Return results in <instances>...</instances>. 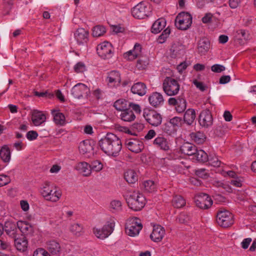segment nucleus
Returning a JSON list of instances; mask_svg holds the SVG:
<instances>
[{
	"instance_id": "nucleus-1",
	"label": "nucleus",
	"mask_w": 256,
	"mask_h": 256,
	"mask_svg": "<svg viewBox=\"0 0 256 256\" xmlns=\"http://www.w3.org/2000/svg\"><path fill=\"white\" fill-rule=\"evenodd\" d=\"M101 150L108 156H116L122 148V142L116 135L108 133L98 142Z\"/></svg>"
},
{
	"instance_id": "nucleus-2",
	"label": "nucleus",
	"mask_w": 256,
	"mask_h": 256,
	"mask_svg": "<svg viewBox=\"0 0 256 256\" xmlns=\"http://www.w3.org/2000/svg\"><path fill=\"white\" fill-rule=\"evenodd\" d=\"M126 200L128 207L134 211L141 210L146 204V198L144 196L135 192L127 196Z\"/></svg>"
},
{
	"instance_id": "nucleus-3",
	"label": "nucleus",
	"mask_w": 256,
	"mask_h": 256,
	"mask_svg": "<svg viewBox=\"0 0 256 256\" xmlns=\"http://www.w3.org/2000/svg\"><path fill=\"white\" fill-rule=\"evenodd\" d=\"M162 88L168 96H172L178 94L180 86L176 80L171 77H166L163 82Z\"/></svg>"
},
{
	"instance_id": "nucleus-4",
	"label": "nucleus",
	"mask_w": 256,
	"mask_h": 256,
	"mask_svg": "<svg viewBox=\"0 0 256 256\" xmlns=\"http://www.w3.org/2000/svg\"><path fill=\"white\" fill-rule=\"evenodd\" d=\"M142 226L140 220L136 217L128 219L125 226L126 234L130 236H137L142 230Z\"/></svg>"
},
{
	"instance_id": "nucleus-5",
	"label": "nucleus",
	"mask_w": 256,
	"mask_h": 256,
	"mask_svg": "<svg viewBox=\"0 0 256 256\" xmlns=\"http://www.w3.org/2000/svg\"><path fill=\"white\" fill-rule=\"evenodd\" d=\"M192 24V16L188 12H182L178 14L175 19L176 27L180 30H186Z\"/></svg>"
},
{
	"instance_id": "nucleus-6",
	"label": "nucleus",
	"mask_w": 256,
	"mask_h": 256,
	"mask_svg": "<svg viewBox=\"0 0 256 256\" xmlns=\"http://www.w3.org/2000/svg\"><path fill=\"white\" fill-rule=\"evenodd\" d=\"M150 12V6L143 2L138 4L132 10V16L138 19H144L148 17Z\"/></svg>"
},
{
	"instance_id": "nucleus-7",
	"label": "nucleus",
	"mask_w": 256,
	"mask_h": 256,
	"mask_svg": "<svg viewBox=\"0 0 256 256\" xmlns=\"http://www.w3.org/2000/svg\"><path fill=\"white\" fill-rule=\"evenodd\" d=\"M216 220L219 226L225 228L230 226L234 222L232 214L226 210H219Z\"/></svg>"
},
{
	"instance_id": "nucleus-8",
	"label": "nucleus",
	"mask_w": 256,
	"mask_h": 256,
	"mask_svg": "<svg viewBox=\"0 0 256 256\" xmlns=\"http://www.w3.org/2000/svg\"><path fill=\"white\" fill-rule=\"evenodd\" d=\"M194 202L198 207L203 210L209 208L213 203L211 198L204 193H200L196 195L194 197Z\"/></svg>"
},
{
	"instance_id": "nucleus-9",
	"label": "nucleus",
	"mask_w": 256,
	"mask_h": 256,
	"mask_svg": "<svg viewBox=\"0 0 256 256\" xmlns=\"http://www.w3.org/2000/svg\"><path fill=\"white\" fill-rule=\"evenodd\" d=\"M144 116L146 122L153 126H158L162 120L161 115L154 110H144Z\"/></svg>"
},
{
	"instance_id": "nucleus-10",
	"label": "nucleus",
	"mask_w": 256,
	"mask_h": 256,
	"mask_svg": "<svg viewBox=\"0 0 256 256\" xmlns=\"http://www.w3.org/2000/svg\"><path fill=\"white\" fill-rule=\"evenodd\" d=\"M96 50L98 56L104 60L109 59L112 56L113 48L108 42H104L98 44Z\"/></svg>"
},
{
	"instance_id": "nucleus-11",
	"label": "nucleus",
	"mask_w": 256,
	"mask_h": 256,
	"mask_svg": "<svg viewBox=\"0 0 256 256\" xmlns=\"http://www.w3.org/2000/svg\"><path fill=\"white\" fill-rule=\"evenodd\" d=\"M198 122L200 126L204 128L212 126L213 118L211 112L208 109L202 110L198 116Z\"/></svg>"
},
{
	"instance_id": "nucleus-12",
	"label": "nucleus",
	"mask_w": 256,
	"mask_h": 256,
	"mask_svg": "<svg viewBox=\"0 0 256 256\" xmlns=\"http://www.w3.org/2000/svg\"><path fill=\"white\" fill-rule=\"evenodd\" d=\"M125 144L130 150L136 154L141 152L144 148L143 142L137 138L126 140Z\"/></svg>"
},
{
	"instance_id": "nucleus-13",
	"label": "nucleus",
	"mask_w": 256,
	"mask_h": 256,
	"mask_svg": "<svg viewBox=\"0 0 256 256\" xmlns=\"http://www.w3.org/2000/svg\"><path fill=\"white\" fill-rule=\"evenodd\" d=\"M114 222H108L102 229H94V232L96 237L104 239L107 238L113 231Z\"/></svg>"
},
{
	"instance_id": "nucleus-14",
	"label": "nucleus",
	"mask_w": 256,
	"mask_h": 256,
	"mask_svg": "<svg viewBox=\"0 0 256 256\" xmlns=\"http://www.w3.org/2000/svg\"><path fill=\"white\" fill-rule=\"evenodd\" d=\"M165 233V230L162 226L159 224L154 225L150 238L154 242H160L162 240Z\"/></svg>"
},
{
	"instance_id": "nucleus-15",
	"label": "nucleus",
	"mask_w": 256,
	"mask_h": 256,
	"mask_svg": "<svg viewBox=\"0 0 256 256\" xmlns=\"http://www.w3.org/2000/svg\"><path fill=\"white\" fill-rule=\"evenodd\" d=\"M31 119L35 126H38L46 122V116L42 111L34 110L31 112Z\"/></svg>"
},
{
	"instance_id": "nucleus-16",
	"label": "nucleus",
	"mask_w": 256,
	"mask_h": 256,
	"mask_svg": "<svg viewBox=\"0 0 256 256\" xmlns=\"http://www.w3.org/2000/svg\"><path fill=\"white\" fill-rule=\"evenodd\" d=\"M88 89L84 84L78 83L75 85L72 89L71 94L74 98H80L83 94L87 93Z\"/></svg>"
},
{
	"instance_id": "nucleus-17",
	"label": "nucleus",
	"mask_w": 256,
	"mask_h": 256,
	"mask_svg": "<svg viewBox=\"0 0 256 256\" xmlns=\"http://www.w3.org/2000/svg\"><path fill=\"white\" fill-rule=\"evenodd\" d=\"M88 32L83 28L76 30L74 34V38L79 44L87 43L88 40Z\"/></svg>"
},
{
	"instance_id": "nucleus-18",
	"label": "nucleus",
	"mask_w": 256,
	"mask_h": 256,
	"mask_svg": "<svg viewBox=\"0 0 256 256\" xmlns=\"http://www.w3.org/2000/svg\"><path fill=\"white\" fill-rule=\"evenodd\" d=\"M142 46L138 44H136L134 49L124 54V58L130 60H132L141 55Z\"/></svg>"
},
{
	"instance_id": "nucleus-19",
	"label": "nucleus",
	"mask_w": 256,
	"mask_h": 256,
	"mask_svg": "<svg viewBox=\"0 0 256 256\" xmlns=\"http://www.w3.org/2000/svg\"><path fill=\"white\" fill-rule=\"evenodd\" d=\"M184 46L179 42L174 43L170 49V56L172 58L180 57L184 53Z\"/></svg>"
},
{
	"instance_id": "nucleus-20",
	"label": "nucleus",
	"mask_w": 256,
	"mask_h": 256,
	"mask_svg": "<svg viewBox=\"0 0 256 256\" xmlns=\"http://www.w3.org/2000/svg\"><path fill=\"white\" fill-rule=\"evenodd\" d=\"M148 100L150 104L154 108L162 106L164 102L162 94L157 92H153L149 96Z\"/></svg>"
},
{
	"instance_id": "nucleus-21",
	"label": "nucleus",
	"mask_w": 256,
	"mask_h": 256,
	"mask_svg": "<svg viewBox=\"0 0 256 256\" xmlns=\"http://www.w3.org/2000/svg\"><path fill=\"white\" fill-rule=\"evenodd\" d=\"M210 48V42L209 40L204 38H201L198 44V51L200 55L205 54Z\"/></svg>"
},
{
	"instance_id": "nucleus-22",
	"label": "nucleus",
	"mask_w": 256,
	"mask_h": 256,
	"mask_svg": "<svg viewBox=\"0 0 256 256\" xmlns=\"http://www.w3.org/2000/svg\"><path fill=\"white\" fill-rule=\"evenodd\" d=\"M14 238V245L16 249L20 252H24L28 248V242L25 236H22L20 238Z\"/></svg>"
},
{
	"instance_id": "nucleus-23",
	"label": "nucleus",
	"mask_w": 256,
	"mask_h": 256,
	"mask_svg": "<svg viewBox=\"0 0 256 256\" xmlns=\"http://www.w3.org/2000/svg\"><path fill=\"white\" fill-rule=\"evenodd\" d=\"M196 146L190 142H184L180 148V152L185 154L188 156H192L194 152H196Z\"/></svg>"
},
{
	"instance_id": "nucleus-24",
	"label": "nucleus",
	"mask_w": 256,
	"mask_h": 256,
	"mask_svg": "<svg viewBox=\"0 0 256 256\" xmlns=\"http://www.w3.org/2000/svg\"><path fill=\"white\" fill-rule=\"evenodd\" d=\"M154 144L164 151H167L170 149L168 141L163 136L157 137L154 141Z\"/></svg>"
},
{
	"instance_id": "nucleus-25",
	"label": "nucleus",
	"mask_w": 256,
	"mask_h": 256,
	"mask_svg": "<svg viewBox=\"0 0 256 256\" xmlns=\"http://www.w3.org/2000/svg\"><path fill=\"white\" fill-rule=\"evenodd\" d=\"M196 117L195 110L193 108H188L184 112L183 120L188 125H191L194 122Z\"/></svg>"
},
{
	"instance_id": "nucleus-26",
	"label": "nucleus",
	"mask_w": 256,
	"mask_h": 256,
	"mask_svg": "<svg viewBox=\"0 0 256 256\" xmlns=\"http://www.w3.org/2000/svg\"><path fill=\"white\" fill-rule=\"evenodd\" d=\"M131 91L134 94L144 96L146 93V86L143 82H136L132 86Z\"/></svg>"
},
{
	"instance_id": "nucleus-27",
	"label": "nucleus",
	"mask_w": 256,
	"mask_h": 256,
	"mask_svg": "<svg viewBox=\"0 0 256 256\" xmlns=\"http://www.w3.org/2000/svg\"><path fill=\"white\" fill-rule=\"evenodd\" d=\"M166 26V20L165 19L158 18L153 24L152 27V32L154 34H158L163 30Z\"/></svg>"
},
{
	"instance_id": "nucleus-28",
	"label": "nucleus",
	"mask_w": 256,
	"mask_h": 256,
	"mask_svg": "<svg viewBox=\"0 0 256 256\" xmlns=\"http://www.w3.org/2000/svg\"><path fill=\"white\" fill-rule=\"evenodd\" d=\"M190 136L191 140L197 144H203L206 138L205 134L200 131L190 133Z\"/></svg>"
},
{
	"instance_id": "nucleus-29",
	"label": "nucleus",
	"mask_w": 256,
	"mask_h": 256,
	"mask_svg": "<svg viewBox=\"0 0 256 256\" xmlns=\"http://www.w3.org/2000/svg\"><path fill=\"white\" fill-rule=\"evenodd\" d=\"M17 225L14 222H5L4 230L6 233L12 238L16 237V232L17 230Z\"/></svg>"
},
{
	"instance_id": "nucleus-30",
	"label": "nucleus",
	"mask_w": 256,
	"mask_h": 256,
	"mask_svg": "<svg viewBox=\"0 0 256 256\" xmlns=\"http://www.w3.org/2000/svg\"><path fill=\"white\" fill-rule=\"evenodd\" d=\"M114 106L116 110L122 112L130 108V102L126 99L120 98L114 102Z\"/></svg>"
},
{
	"instance_id": "nucleus-31",
	"label": "nucleus",
	"mask_w": 256,
	"mask_h": 256,
	"mask_svg": "<svg viewBox=\"0 0 256 256\" xmlns=\"http://www.w3.org/2000/svg\"><path fill=\"white\" fill-rule=\"evenodd\" d=\"M93 148V146H92L90 141L88 140H84L80 142L78 146L80 152L82 154L90 152Z\"/></svg>"
},
{
	"instance_id": "nucleus-32",
	"label": "nucleus",
	"mask_w": 256,
	"mask_h": 256,
	"mask_svg": "<svg viewBox=\"0 0 256 256\" xmlns=\"http://www.w3.org/2000/svg\"><path fill=\"white\" fill-rule=\"evenodd\" d=\"M126 180L129 184H134L138 181V176L136 172L133 170H128L124 174Z\"/></svg>"
},
{
	"instance_id": "nucleus-33",
	"label": "nucleus",
	"mask_w": 256,
	"mask_h": 256,
	"mask_svg": "<svg viewBox=\"0 0 256 256\" xmlns=\"http://www.w3.org/2000/svg\"><path fill=\"white\" fill-rule=\"evenodd\" d=\"M76 168L84 176H89L91 174L90 165L86 162H79L76 166Z\"/></svg>"
},
{
	"instance_id": "nucleus-34",
	"label": "nucleus",
	"mask_w": 256,
	"mask_h": 256,
	"mask_svg": "<svg viewBox=\"0 0 256 256\" xmlns=\"http://www.w3.org/2000/svg\"><path fill=\"white\" fill-rule=\"evenodd\" d=\"M108 84H119L121 79L120 73L116 70L112 71L108 74L107 78Z\"/></svg>"
},
{
	"instance_id": "nucleus-35",
	"label": "nucleus",
	"mask_w": 256,
	"mask_h": 256,
	"mask_svg": "<svg viewBox=\"0 0 256 256\" xmlns=\"http://www.w3.org/2000/svg\"><path fill=\"white\" fill-rule=\"evenodd\" d=\"M47 248L52 254H59L60 250V246L58 242L56 240H50L47 244Z\"/></svg>"
},
{
	"instance_id": "nucleus-36",
	"label": "nucleus",
	"mask_w": 256,
	"mask_h": 256,
	"mask_svg": "<svg viewBox=\"0 0 256 256\" xmlns=\"http://www.w3.org/2000/svg\"><path fill=\"white\" fill-rule=\"evenodd\" d=\"M121 119L125 122H130L134 120L136 116L134 114L132 110H130V108H128L126 110L122 112L120 114Z\"/></svg>"
},
{
	"instance_id": "nucleus-37",
	"label": "nucleus",
	"mask_w": 256,
	"mask_h": 256,
	"mask_svg": "<svg viewBox=\"0 0 256 256\" xmlns=\"http://www.w3.org/2000/svg\"><path fill=\"white\" fill-rule=\"evenodd\" d=\"M195 159L200 162H205L208 160V154L202 150H198L196 152H194L193 155Z\"/></svg>"
},
{
	"instance_id": "nucleus-38",
	"label": "nucleus",
	"mask_w": 256,
	"mask_h": 256,
	"mask_svg": "<svg viewBox=\"0 0 256 256\" xmlns=\"http://www.w3.org/2000/svg\"><path fill=\"white\" fill-rule=\"evenodd\" d=\"M10 152L8 146L4 145L0 150V157L4 162H8L10 160Z\"/></svg>"
},
{
	"instance_id": "nucleus-39",
	"label": "nucleus",
	"mask_w": 256,
	"mask_h": 256,
	"mask_svg": "<svg viewBox=\"0 0 256 256\" xmlns=\"http://www.w3.org/2000/svg\"><path fill=\"white\" fill-rule=\"evenodd\" d=\"M17 226L20 232L24 234H28L32 231V226L28 222L24 221H18Z\"/></svg>"
},
{
	"instance_id": "nucleus-40",
	"label": "nucleus",
	"mask_w": 256,
	"mask_h": 256,
	"mask_svg": "<svg viewBox=\"0 0 256 256\" xmlns=\"http://www.w3.org/2000/svg\"><path fill=\"white\" fill-rule=\"evenodd\" d=\"M52 113L54 116V120L56 124L63 126L65 124V116L62 113L53 110Z\"/></svg>"
},
{
	"instance_id": "nucleus-41",
	"label": "nucleus",
	"mask_w": 256,
	"mask_h": 256,
	"mask_svg": "<svg viewBox=\"0 0 256 256\" xmlns=\"http://www.w3.org/2000/svg\"><path fill=\"white\" fill-rule=\"evenodd\" d=\"M186 108V101L182 96L178 97V101L176 106V110L178 113H182Z\"/></svg>"
},
{
	"instance_id": "nucleus-42",
	"label": "nucleus",
	"mask_w": 256,
	"mask_h": 256,
	"mask_svg": "<svg viewBox=\"0 0 256 256\" xmlns=\"http://www.w3.org/2000/svg\"><path fill=\"white\" fill-rule=\"evenodd\" d=\"M172 206L176 208H180L186 204V200L181 196H175L172 200Z\"/></svg>"
},
{
	"instance_id": "nucleus-43",
	"label": "nucleus",
	"mask_w": 256,
	"mask_h": 256,
	"mask_svg": "<svg viewBox=\"0 0 256 256\" xmlns=\"http://www.w3.org/2000/svg\"><path fill=\"white\" fill-rule=\"evenodd\" d=\"M70 231L74 235L80 236L83 233V226L78 224H74L70 226Z\"/></svg>"
},
{
	"instance_id": "nucleus-44",
	"label": "nucleus",
	"mask_w": 256,
	"mask_h": 256,
	"mask_svg": "<svg viewBox=\"0 0 256 256\" xmlns=\"http://www.w3.org/2000/svg\"><path fill=\"white\" fill-rule=\"evenodd\" d=\"M162 130L168 134L171 135L175 133L176 129L170 122L169 121H168L162 125Z\"/></svg>"
},
{
	"instance_id": "nucleus-45",
	"label": "nucleus",
	"mask_w": 256,
	"mask_h": 256,
	"mask_svg": "<svg viewBox=\"0 0 256 256\" xmlns=\"http://www.w3.org/2000/svg\"><path fill=\"white\" fill-rule=\"evenodd\" d=\"M106 32V28L102 26H96L92 29V35L94 37H99L102 36Z\"/></svg>"
},
{
	"instance_id": "nucleus-46",
	"label": "nucleus",
	"mask_w": 256,
	"mask_h": 256,
	"mask_svg": "<svg viewBox=\"0 0 256 256\" xmlns=\"http://www.w3.org/2000/svg\"><path fill=\"white\" fill-rule=\"evenodd\" d=\"M48 197H50V198H48V199H46V200L51 201L52 202H56L59 200L62 196V194L58 190H54V192L53 190H52V192L48 193Z\"/></svg>"
},
{
	"instance_id": "nucleus-47",
	"label": "nucleus",
	"mask_w": 256,
	"mask_h": 256,
	"mask_svg": "<svg viewBox=\"0 0 256 256\" xmlns=\"http://www.w3.org/2000/svg\"><path fill=\"white\" fill-rule=\"evenodd\" d=\"M52 188L50 186V183L48 182H46L44 183L42 188L41 194L44 199H48L50 197H48V194L52 192Z\"/></svg>"
},
{
	"instance_id": "nucleus-48",
	"label": "nucleus",
	"mask_w": 256,
	"mask_h": 256,
	"mask_svg": "<svg viewBox=\"0 0 256 256\" xmlns=\"http://www.w3.org/2000/svg\"><path fill=\"white\" fill-rule=\"evenodd\" d=\"M177 220L180 224H187L191 220V216L186 213H181L178 216Z\"/></svg>"
},
{
	"instance_id": "nucleus-49",
	"label": "nucleus",
	"mask_w": 256,
	"mask_h": 256,
	"mask_svg": "<svg viewBox=\"0 0 256 256\" xmlns=\"http://www.w3.org/2000/svg\"><path fill=\"white\" fill-rule=\"evenodd\" d=\"M143 186H144V190L150 192L155 190L156 186L152 180H147L144 182Z\"/></svg>"
},
{
	"instance_id": "nucleus-50",
	"label": "nucleus",
	"mask_w": 256,
	"mask_h": 256,
	"mask_svg": "<svg viewBox=\"0 0 256 256\" xmlns=\"http://www.w3.org/2000/svg\"><path fill=\"white\" fill-rule=\"evenodd\" d=\"M170 33V30L169 28H166L162 33V34L158 36V41L160 44H163L166 38L169 36Z\"/></svg>"
},
{
	"instance_id": "nucleus-51",
	"label": "nucleus",
	"mask_w": 256,
	"mask_h": 256,
	"mask_svg": "<svg viewBox=\"0 0 256 256\" xmlns=\"http://www.w3.org/2000/svg\"><path fill=\"white\" fill-rule=\"evenodd\" d=\"M90 165L91 170H93L96 172H100L103 168V165L99 160H94L92 162Z\"/></svg>"
},
{
	"instance_id": "nucleus-52",
	"label": "nucleus",
	"mask_w": 256,
	"mask_h": 256,
	"mask_svg": "<svg viewBox=\"0 0 256 256\" xmlns=\"http://www.w3.org/2000/svg\"><path fill=\"white\" fill-rule=\"evenodd\" d=\"M170 122L176 129V128L182 126V120L178 116H174L169 120Z\"/></svg>"
},
{
	"instance_id": "nucleus-53",
	"label": "nucleus",
	"mask_w": 256,
	"mask_h": 256,
	"mask_svg": "<svg viewBox=\"0 0 256 256\" xmlns=\"http://www.w3.org/2000/svg\"><path fill=\"white\" fill-rule=\"evenodd\" d=\"M10 181L9 176L4 174H0V187L7 185Z\"/></svg>"
},
{
	"instance_id": "nucleus-54",
	"label": "nucleus",
	"mask_w": 256,
	"mask_h": 256,
	"mask_svg": "<svg viewBox=\"0 0 256 256\" xmlns=\"http://www.w3.org/2000/svg\"><path fill=\"white\" fill-rule=\"evenodd\" d=\"M110 208L114 211H119L122 209V203L120 201L118 200H114L111 202Z\"/></svg>"
},
{
	"instance_id": "nucleus-55",
	"label": "nucleus",
	"mask_w": 256,
	"mask_h": 256,
	"mask_svg": "<svg viewBox=\"0 0 256 256\" xmlns=\"http://www.w3.org/2000/svg\"><path fill=\"white\" fill-rule=\"evenodd\" d=\"M195 174L199 178L204 179L207 178L209 176L208 174L204 168H200L196 170Z\"/></svg>"
},
{
	"instance_id": "nucleus-56",
	"label": "nucleus",
	"mask_w": 256,
	"mask_h": 256,
	"mask_svg": "<svg viewBox=\"0 0 256 256\" xmlns=\"http://www.w3.org/2000/svg\"><path fill=\"white\" fill-rule=\"evenodd\" d=\"M33 256H50V254L42 248L36 249L33 254Z\"/></svg>"
},
{
	"instance_id": "nucleus-57",
	"label": "nucleus",
	"mask_w": 256,
	"mask_h": 256,
	"mask_svg": "<svg viewBox=\"0 0 256 256\" xmlns=\"http://www.w3.org/2000/svg\"><path fill=\"white\" fill-rule=\"evenodd\" d=\"M148 64V62L146 60H142L140 58L137 61L136 66L139 70L145 69L146 66Z\"/></svg>"
},
{
	"instance_id": "nucleus-58",
	"label": "nucleus",
	"mask_w": 256,
	"mask_h": 256,
	"mask_svg": "<svg viewBox=\"0 0 256 256\" xmlns=\"http://www.w3.org/2000/svg\"><path fill=\"white\" fill-rule=\"evenodd\" d=\"M236 36H240V38L244 40H248L249 38V34L244 30H239L236 31Z\"/></svg>"
},
{
	"instance_id": "nucleus-59",
	"label": "nucleus",
	"mask_w": 256,
	"mask_h": 256,
	"mask_svg": "<svg viewBox=\"0 0 256 256\" xmlns=\"http://www.w3.org/2000/svg\"><path fill=\"white\" fill-rule=\"evenodd\" d=\"M208 160L210 164L214 167H220L222 164L221 161L216 156L211 158Z\"/></svg>"
},
{
	"instance_id": "nucleus-60",
	"label": "nucleus",
	"mask_w": 256,
	"mask_h": 256,
	"mask_svg": "<svg viewBox=\"0 0 256 256\" xmlns=\"http://www.w3.org/2000/svg\"><path fill=\"white\" fill-rule=\"evenodd\" d=\"M226 68L224 66L218 64H215L211 67L212 70L216 73L221 72H222Z\"/></svg>"
},
{
	"instance_id": "nucleus-61",
	"label": "nucleus",
	"mask_w": 256,
	"mask_h": 256,
	"mask_svg": "<svg viewBox=\"0 0 256 256\" xmlns=\"http://www.w3.org/2000/svg\"><path fill=\"white\" fill-rule=\"evenodd\" d=\"M192 83L202 92H204L207 88V86H205L203 82H199L196 80H194Z\"/></svg>"
},
{
	"instance_id": "nucleus-62",
	"label": "nucleus",
	"mask_w": 256,
	"mask_h": 256,
	"mask_svg": "<svg viewBox=\"0 0 256 256\" xmlns=\"http://www.w3.org/2000/svg\"><path fill=\"white\" fill-rule=\"evenodd\" d=\"M26 138L30 140H36L38 136V134L36 131L30 130L27 132Z\"/></svg>"
},
{
	"instance_id": "nucleus-63",
	"label": "nucleus",
	"mask_w": 256,
	"mask_h": 256,
	"mask_svg": "<svg viewBox=\"0 0 256 256\" xmlns=\"http://www.w3.org/2000/svg\"><path fill=\"white\" fill-rule=\"evenodd\" d=\"M74 68L76 72H83L85 70V66L82 62H79L75 65Z\"/></svg>"
},
{
	"instance_id": "nucleus-64",
	"label": "nucleus",
	"mask_w": 256,
	"mask_h": 256,
	"mask_svg": "<svg viewBox=\"0 0 256 256\" xmlns=\"http://www.w3.org/2000/svg\"><path fill=\"white\" fill-rule=\"evenodd\" d=\"M213 17L212 14L210 12L206 14L202 18V21L204 24H208L210 22Z\"/></svg>"
}]
</instances>
